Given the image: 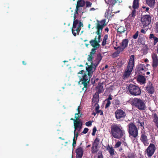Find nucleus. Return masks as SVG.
Wrapping results in <instances>:
<instances>
[{"label": "nucleus", "instance_id": "59", "mask_svg": "<svg viewBox=\"0 0 158 158\" xmlns=\"http://www.w3.org/2000/svg\"><path fill=\"white\" fill-rule=\"evenodd\" d=\"M94 158H99V154H97L94 156Z\"/></svg>", "mask_w": 158, "mask_h": 158}, {"label": "nucleus", "instance_id": "39", "mask_svg": "<svg viewBox=\"0 0 158 158\" xmlns=\"http://www.w3.org/2000/svg\"><path fill=\"white\" fill-rule=\"evenodd\" d=\"M86 4V7H90L92 5V3L89 1H86L85 2Z\"/></svg>", "mask_w": 158, "mask_h": 158}, {"label": "nucleus", "instance_id": "64", "mask_svg": "<svg viewBox=\"0 0 158 158\" xmlns=\"http://www.w3.org/2000/svg\"><path fill=\"white\" fill-rule=\"evenodd\" d=\"M100 69H102V70H103L104 69V67H102V66H101Z\"/></svg>", "mask_w": 158, "mask_h": 158}, {"label": "nucleus", "instance_id": "57", "mask_svg": "<svg viewBox=\"0 0 158 158\" xmlns=\"http://www.w3.org/2000/svg\"><path fill=\"white\" fill-rule=\"evenodd\" d=\"M115 45L114 44L113 46H116V47H118V42H115Z\"/></svg>", "mask_w": 158, "mask_h": 158}, {"label": "nucleus", "instance_id": "24", "mask_svg": "<svg viewBox=\"0 0 158 158\" xmlns=\"http://www.w3.org/2000/svg\"><path fill=\"white\" fill-rule=\"evenodd\" d=\"M155 0H146V3L150 7L153 8Z\"/></svg>", "mask_w": 158, "mask_h": 158}, {"label": "nucleus", "instance_id": "48", "mask_svg": "<svg viewBox=\"0 0 158 158\" xmlns=\"http://www.w3.org/2000/svg\"><path fill=\"white\" fill-rule=\"evenodd\" d=\"M103 90V86L102 85H99V93L102 92Z\"/></svg>", "mask_w": 158, "mask_h": 158}, {"label": "nucleus", "instance_id": "6", "mask_svg": "<svg viewBox=\"0 0 158 158\" xmlns=\"http://www.w3.org/2000/svg\"><path fill=\"white\" fill-rule=\"evenodd\" d=\"M99 90H98L93 96L92 98V108H95V111L94 110L92 114L95 116L96 113H99Z\"/></svg>", "mask_w": 158, "mask_h": 158}, {"label": "nucleus", "instance_id": "21", "mask_svg": "<svg viewBox=\"0 0 158 158\" xmlns=\"http://www.w3.org/2000/svg\"><path fill=\"white\" fill-rule=\"evenodd\" d=\"M118 47L114 46V49L117 50V51L114 52L112 54V56L114 57H116L118 56L120 52H123L121 51L119 48H118Z\"/></svg>", "mask_w": 158, "mask_h": 158}, {"label": "nucleus", "instance_id": "20", "mask_svg": "<svg viewBox=\"0 0 158 158\" xmlns=\"http://www.w3.org/2000/svg\"><path fill=\"white\" fill-rule=\"evenodd\" d=\"M82 7L76 6V8L75 10L74 15H73V19H76V15L81 13L82 11Z\"/></svg>", "mask_w": 158, "mask_h": 158}, {"label": "nucleus", "instance_id": "46", "mask_svg": "<svg viewBox=\"0 0 158 158\" xmlns=\"http://www.w3.org/2000/svg\"><path fill=\"white\" fill-rule=\"evenodd\" d=\"M75 131H75V130H74V137H75V139H76V140H77V138L79 135V132L78 131V132H77V133H75Z\"/></svg>", "mask_w": 158, "mask_h": 158}, {"label": "nucleus", "instance_id": "25", "mask_svg": "<svg viewBox=\"0 0 158 158\" xmlns=\"http://www.w3.org/2000/svg\"><path fill=\"white\" fill-rule=\"evenodd\" d=\"M137 81L141 84L145 83V79L144 77L139 75L137 78Z\"/></svg>", "mask_w": 158, "mask_h": 158}, {"label": "nucleus", "instance_id": "3", "mask_svg": "<svg viewBox=\"0 0 158 158\" xmlns=\"http://www.w3.org/2000/svg\"><path fill=\"white\" fill-rule=\"evenodd\" d=\"M134 64V56L131 55L130 57L127 69L123 76V79L128 78L130 75L133 69Z\"/></svg>", "mask_w": 158, "mask_h": 158}, {"label": "nucleus", "instance_id": "40", "mask_svg": "<svg viewBox=\"0 0 158 158\" xmlns=\"http://www.w3.org/2000/svg\"><path fill=\"white\" fill-rule=\"evenodd\" d=\"M76 140L75 139V137H74L73 139V143L72 144V146L73 148L75 147L76 146Z\"/></svg>", "mask_w": 158, "mask_h": 158}, {"label": "nucleus", "instance_id": "38", "mask_svg": "<svg viewBox=\"0 0 158 158\" xmlns=\"http://www.w3.org/2000/svg\"><path fill=\"white\" fill-rule=\"evenodd\" d=\"M93 58V55H91V54L90 53V55H89V56L87 59L88 61L92 62Z\"/></svg>", "mask_w": 158, "mask_h": 158}, {"label": "nucleus", "instance_id": "30", "mask_svg": "<svg viewBox=\"0 0 158 158\" xmlns=\"http://www.w3.org/2000/svg\"><path fill=\"white\" fill-rule=\"evenodd\" d=\"M118 32L119 34H121L123 33L124 32L126 31V28L123 26H120L117 29Z\"/></svg>", "mask_w": 158, "mask_h": 158}, {"label": "nucleus", "instance_id": "54", "mask_svg": "<svg viewBox=\"0 0 158 158\" xmlns=\"http://www.w3.org/2000/svg\"><path fill=\"white\" fill-rule=\"evenodd\" d=\"M77 115H75V117H76L78 119H79V118L81 117V114H77Z\"/></svg>", "mask_w": 158, "mask_h": 158}, {"label": "nucleus", "instance_id": "51", "mask_svg": "<svg viewBox=\"0 0 158 158\" xmlns=\"http://www.w3.org/2000/svg\"><path fill=\"white\" fill-rule=\"evenodd\" d=\"M149 38L150 39L153 38L154 40H155V39L156 38L154 36V35L153 34H150V36H149Z\"/></svg>", "mask_w": 158, "mask_h": 158}, {"label": "nucleus", "instance_id": "53", "mask_svg": "<svg viewBox=\"0 0 158 158\" xmlns=\"http://www.w3.org/2000/svg\"><path fill=\"white\" fill-rule=\"evenodd\" d=\"M112 99V98L110 96H109L108 98L106 99L105 101H110V100Z\"/></svg>", "mask_w": 158, "mask_h": 158}, {"label": "nucleus", "instance_id": "61", "mask_svg": "<svg viewBox=\"0 0 158 158\" xmlns=\"http://www.w3.org/2000/svg\"><path fill=\"white\" fill-rule=\"evenodd\" d=\"M146 10H145V11H148L149 10V8L148 7H146Z\"/></svg>", "mask_w": 158, "mask_h": 158}, {"label": "nucleus", "instance_id": "43", "mask_svg": "<svg viewBox=\"0 0 158 158\" xmlns=\"http://www.w3.org/2000/svg\"><path fill=\"white\" fill-rule=\"evenodd\" d=\"M121 144V143L120 141H118L117 142L114 146L115 148H117L119 147Z\"/></svg>", "mask_w": 158, "mask_h": 158}, {"label": "nucleus", "instance_id": "31", "mask_svg": "<svg viewBox=\"0 0 158 158\" xmlns=\"http://www.w3.org/2000/svg\"><path fill=\"white\" fill-rule=\"evenodd\" d=\"M98 79L97 78L96 79L93 78L91 80V82L92 84L95 85V84H97L98 85L96 86V88L98 89H99V82H98Z\"/></svg>", "mask_w": 158, "mask_h": 158}, {"label": "nucleus", "instance_id": "19", "mask_svg": "<svg viewBox=\"0 0 158 158\" xmlns=\"http://www.w3.org/2000/svg\"><path fill=\"white\" fill-rule=\"evenodd\" d=\"M146 90L148 93L152 94L154 92V89L151 82H149L146 87Z\"/></svg>", "mask_w": 158, "mask_h": 158}, {"label": "nucleus", "instance_id": "34", "mask_svg": "<svg viewBox=\"0 0 158 158\" xmlns=\"http://www.w3.org/2000/svg\"><path fill=\"white\" fill-rule=\"evenodd\" d=\"M111 11L110 10H108L106 11L105 13V17H107V18H110L113 15H111Z\"/></svg>", "mask_w": 158, "mask_h": 158}, {"label": "nucleus", "instance_id": "7", "mask_svg": "<svg viewBox=\"0 0 158 158\" xmlns=\"http://www.w3.org/2000/svg\"><path fill=\"white\" fill-rule=\"evenodd\" d=\"M128 130L130 137L135 138L138 136V129L133 123H131L128 124Z\"/></svg>", "mask_w": 158, "mask_h": 158}, {"label": "nucleus", "instance_id": "28", "mask_svg": "<svg viewBox=\"0 0 158 158\" xmlns=\"http://www.w3.org/2000/svg\"><path fill=\"white\" fill-rule=\"evenodd\" d=\"M145 69L146 68L145 66L143 64H139L137 68L138 70L140 71L141 73H143Z\"/></svg>", "mask_w": 158, "mask_h": 158}, {"label": "nucleus", "instance_id": "2", "mask_svg": "<svg viewBox=\"0 0 158 158\" xmlns=\"http://www.w3.org/2000/svg\"><path fill=\"white\" fill-rule=\"evenodd\" d=\"M122 129L120 124H113L111 127V132L112 136L118 139L122 138L125 134L124 131Z\"/></svg>", "mask_w": 158, "mask_h": 158}, {"label": "nucleus", "instance_id": "37", "mask_svg": "<svg viewBox=\"0 0 158 158\" xmlns=\"http://www.w3.org/2000/svg\"><path fill=\"white\" fill-rule=\"evenodd\" d=\"M97 48H93L91 50V52H90V54L91 55H94L95 54L96 52V50L97 49Z\"/></svg>", "mask_w": 158, "mask_h": 158}, {"label": "nucleus", "instance_id": "15", "mask_svg": "<svg viewBox=\"0 0 158 158\" xmlns=\"http://www.w3.org/2000/svg\"><path fill=\"white\" fill-rule=\"evenodd\" d=\"M128 43V40L127 39H124L120 43V46H118V48H119L121 51H123L124 49L127 47Z\"/></svg>", "mask_w": 158, "mask_h": 158}, {"label": "nucleus", "instance_id": "35", "mask_svg": "<svg viewBox=\"0 0 158 158\" xmlns=\"http://www.w3.org/2000/svg\"><path fill=\"white\" fill-rule=\"evenodd\" d=\"M108 35L107 34L105 35L104 36V38L102 42V46H104L106 45V40L108 39Z\"/></svg>", "mask_w": 158, "mask_h": 158}, {"label": "nucleus", "instance_id": "52", "mask_svg": "<svg viewBox=\"0 0 158 158\" xmlns=\"http://www.w3.org/2000/svg\"><path fill=\"white\" fill-rule=\"evenodd\" d=\"M82 124H81L80 126L79 127H77V130H78L79 132H80V131L81 130L82 128Z\"/></svg>", "mask_w": 158, "mask_h": 158}, {"label": "nucleus", "instance_id": "50", "mask_svg": "<svg viewBox=\"0 0 158 158\" xmlns=\"http://www.w3.org/2000/svg\"><path fill=\"white\" fill-rule=\"evenodd\" d=\"M128 158H134L135 156L133 154H129L128 157Z\"/></svg>", "mask_w": 158, "mask_h": 158}, {"label": "nucleus", "instance_id": "56", "mask_svg": "<svg viewBox=\"0 0 158 158\" xmlns=\"http://www.w3.org/2000/svg\"><path fill=\"white\" fill-rule=\"evenodd\" d=\"M139 125H139V126H140L141 127H143V125H144V123L143 122H142L140 123L139 122Z\"/></svg>", "mask_w": 158, "mask_h": 158}, {"label": "nucleus", "instance_id": "13", "mask_svg": "<svg viewBox=\"0 0 158 158\" xmlns=\"http://www.w3.org/2000/svg\"><path fill=\"white\" fill-rule=\"evenodd\" d=\"M114 114L118 120H120L121 118H125L126 115V113L121 109L117 110L115 111Z\"/></svg>", "mask_w": 158, "mask_h": 158}, {"label": "nucleus", "instance_id": "60", "mask_svg": "<svg viewBox=\"0 0 158 158\" xmlns=\"http://www.w3.org/2000/svg\"><path fill=\"white\" fill-rule=\"evenodd\" d=\"M99 114L101 115H102L103 114V112L102 110H99Z\"/></svg>", "mask_w": 158, "mask_h": 158}, {"label": "nucleus", "instance_id": "16", "mask_svg": "<svg viewBox=\"0 0 158 158\" xmlns=\"http://www.w3.org/2000/svg\"><path fill=\"white\" fill-rule=\"evenodd\" d=\"M152 58L153 60L152 66L154 68L156 67L158 65V57L156 54H152Z\"/></svg>", "mask_w": 158, "mask_h": 158}, {"label": "nucleus", "instance_id": "14", "mask_svg": "<svg viewBox=\"0 0 158 158\" xmlns=\"http://www.w3.org/2000/svg\"><path fill=\"white\" fill-rule=\"evenodd\" d=\"M151 20V17L149 15H146L142 17L141 21L143 27H145L149 25Z\"/></svg>", "mask_w": 158, "mask_h": 158}, {"label": "nucleus", "instance_id": "12", "mask_svg": "<svg viewBox=\"0 0 158 158\" xmlns=\"http://www.w3.org/2000/svg\"><path fill=\"white\" fill-rule=\"evenodd\" d=\"M99 151V139L97 137L93 143L91 148V152L93 154L97 153Z\"/></svg>", "mask_w": 158, "mask_h": 158}, {"label": "nucleus", "instance_id": "45", "mask_svg": "<svg viewBox=\"0 0 158 158\" xmlns=\"http://www.w3.org/2000/svg\"><path fill=\"white\" fill-rule=\"evenodd\" d=\"M92 121H90L86 122L85 124L87 126H90L92 125Z\"/></svg>", "mask_w": 158, "mask_h": 158}, {"label": "nucleus", "instance_id": "58", "mask_svg": "<svg viewBox=\"0 0 158 158\" xmlns=\"http://www.w3.org/2000/svg\"><path fill=\"white\" fill-rule=\"evenodd\" d=\"M109 31V28L108 27H106L105 29V31H106L107 32H108Z\"/></svg>", "mask_w": 158, "mask_h": 158}, {"label": "nucleus", "instance_id": "4", "mask_svg": "<svg viewBox=\"0 0 158 158\" xmlns=\"http://www.w3.org/2000/svg\"><path fill=\"white\" fill-rule=\"evenodd\" d=\"M131 104L139 110H144L146 108L144 101L139 98H135L130 100Z\"/></svg>", "mask_w": 158, "mask_h": 158}, {"label": "nucleus", "instance_id": "17", "mask_svg": "<svg viewBox=\"0 0 158 158\" xmlns=\"http://www.w3.org/2000/svg\"><path fill=\"white\" fill-rule=\"evenodd\" d=\"M76 158H81L83 154V148L81 147L77 148L76 150Z\"/></svg>", "mask_w": 158, "mask_h": 158}, {"label": "nucleus", "instance_id": "18", "mask_svg": "<svg viewBox=\"0 0 158 158\" xmlns=\"http://www.w3.org/2000/svg\"><path fill=\"white\" fill-rule=\"evenodd\" d=\"M75 122L74 123V126L75 131L77 130V127H79L80 125L82 124V121L80 119H78L77 118L75 117Z\"/></svg>", "mask_w": 158, "mask_h": 158}, {"label": "nucleus", "instance_id": "10", "mask_svg": "<svg viewBox=\"0 0 158 158\" xmlns=\"http://www.w3.org/2000/svg\"><path fill=\"white\" fill-rule=\"evenodd\" d=\"M148 135L144 131H141L140 139L145 146H148L149 144V140L148 138Z\"/></svg>", "mask_w": 158, "mask_h": 158}, {"label": "nucleus", "instance_id": "36", "mask_svg": "<svg viewBox=\"0 0 158 158\" xmlns=\"http://www.w3.org/2000/svg\"><path fill=\"white\" fill-rule=\"evenodd\" d=\"M148 49V48L146 46H145L143 47L142 51L144 54H146L147 53Z\"/></svg>", "mask_w": 158, "mask_h": 158}, {"label": "nucleus", "instance_id": "26", "mask_svg": "<svg viewBox=\"0 0 158 158\" xmlns=\"http://www.w3.org/2000/svg\"><path fill=\"white\" fill-rule=\"evenodd\" d=\"M136 9H133L132 10L131 13V14H130L129 17L131 18V19H133L135 17L137 14V11L136 10Z\"/></svg>", "mask_w": 158, "mask_h": 158}, {"label": "nucleus", "instance_id": "62", "mask_svg": "<svg viewBox=\"0 0 158 158\" xmlns=\"http://www.w3.org/2000/svg\"><path fill=\"white\" fill-rule=\"evenodd\" d=\"M22 63H23V65H26V63L25 62V61H23V62H22Z\"/></svg>", "mask_w": 158, "mask_h": 158}, {"label": "nucleus", "instance_id": "49", "mask_svg": "<svg viewBox=\"0 0 158 158\" xmlns=\"http://www.w3.org/2000/svg\"><path fill=\"white\" fill-rule=\"evenodd\" d=\"M77 110L78 111V113L75 114V115H77V114H80V107L79 106H78V108H77Z\"/></svg>", "mask_w": 158, "mask_h": 158}, {"label": "nucleus", "instance_id": "5", "mask_svg": "<svg viewBox=\"0 0 158 158\" xmlns=\"http://www.w3.org/2000/svg\"><path fill=\"white\" fill-rule=\"evenodd\" d=\"M83 26V24L81 21H79L77 19H73L72 32L74 36H76L77 35H79L81 27Z\"/></svg>", "mask_w": 158, "mask_h": 158}, {"label": "nucleus", "instance_id": "23", "mask_svg": "<svg viewBox=\"0 0 158 158\" xmlns=\"http://www.w3.org/2000/svg\"><path fill=\"white\" fill-rule=\"evenodd\" d=\"M107 25L106 20L104 19L99 22V31L102 30L103 27Z\"/></svg>", "mask_w": 158, "mask_h": 158}, {"label": "nucleus", "instance_id": "27", "mask_svg": "<svg viewBox=\"0 0 158 158\" xmlns=\"http://www.w3.org/2000/svg\"><path fill=\"white\" fill-rule=\"evenodd\" d=\"M85 4V2L83 0H78L77 1L76 6L79 7H83Z\"/></svg>", "mask_w": 158, "mask_h": 158}, {"label": "nucleus", "instance_id": "42", "mask_svg": "<svg viewBox=\"0 0 158 158\" xmlns=\"http://www.w3.org/2000/svg\"><path fill=\"white\" fill-rule=\"evenodd\" d=\"M97 131V128L95 127H94L93 129V132L92 133V135L93 136H94L96 133V132Z\"/></svg>", "mask_w": 158, "mask_h": 158}, {"label": "nucleus", "instance_id": "22", "mask_svg": "<svg viewBox=\"0 0 158 158\" xmlns=\"http://www.w3.org/2000/svg\"><path fill=\"white\" fill-rule=\"evenodd\" d=\"M139 0H134L132 7L133 9H138L139 8Z\"/></svg>", "mask_w": 158, "mask_h": 158}, {"label": "nucleus", "instance_id": "8", "mask_svg": "<svg viewBox=\"0 0 158 158\" xmlns=\"http://www.w3.org/2000/svg\"><path fill=\"white\" fill-rule=\"evenodd\" d=\"M128 92L133 96L139 95L141 92L139 87L132 84H130L128 87Z\"/></svg>", "mask_w": 158, "mask_h": 158}, {"label": "nucleus", "instance_id": "47", "mask_svg": "<svg viewBox=\"0 0 158 158\" xmlns=\"http://www.w3.org/2000/svg\"><path fill=\"white\" fill-rule=\"evenodd\" d=\"M89 129L87 128H85L84 129L82 133L84 134H86L88 131Z\"/></svg>", "mask_w": 158, "mask_h": 158}, {"label": "nucleus", "instance_id": "29", "mask_svg": "<svg viewBox=\"0 0 158 158\" xmlns=\"http://www.w3.org/2000/svg\"><path fill=\"white\" fill-rule=\"evenodd\" d=\"M106 2L108 4H110L112 6L115 5L116 3H117V1L118 0H105Z\"/></svg>", "mask_w": 158, "mask_h": 158}, {"label": "nucleus", "instance_id": "9", "mask_svg": "<svg viewBox=\"0 0 158 158\" xmlns=\"http://www.w3.org/2000/svg\"><path fill=\"white\" fill-rule=\"evenodd\" d=\"M96 26L97 29L96 33L98 36H96L94 39L91 40L89 42L91 46L93 48L99 47V21L98 20H97Z\"/></svg>", "mask_w": 158, "mask_h": 158}, {"label": "nucleus", "instance_id": "1", "mask_svg": "<svg viewBox=\"0 0 158 158\" xmlns=\"http://www.w3.org/2000/svg\"><path fill=\"white\" fill-rule=\"evenodd\" d=\"M91 64L90 65H88V63H86V64L87 65L88 67L86 68V72L83 70H82L77 73L78 76L80 79L79 82H81L82 85H83L84 88H87V85L90 80V78L92 75V70L93 68H94L95 69V68L99 64V61L97 62L96 64H94L91 62Z\"/></svg>", "mask_w": 158, "mask_h": 158}, {"label": "nucleus", "instance_id": "33", "mask_svg": "<svg viewBox=\"0 0 158 158\" xmlns=\"http://www.w3.org/2000/svg\"><path fill=\"white\" fill-rule=\"evenodd\" d=\"M154 118L153 119L154 122L156 124V125L157 128H158V117L157 116L156 114V113L154 114Z\"/></svg>", "mask_w": 158, "mask_h": 158}, {"label": "nucleus", "instance_id": "32", "mask_svg": "<svg viewBox=\"0 0 158 158\" xmlns=\"http://www.w3.org/2000/svg\"><path fill=\"white\" fill-rule=\"evenodd\" d=\"M107 149L108 151L110 154L111 156H113L114 155V149L112 147H110L109 146L107 148Z\"/></svg>", "mask_w": 158, "mask_h": 158}, {"label": "nucleus", "instance_id": "11", "mask_svg": "<svg viewBox=\"0 0 158 158\" xmlns=\"http://www.w3.org/2000/svg\"><path fill=\"white\" fill-rule=\"evenodd\" d=\"M156 149V148L154 144L150 143L146 150V153L148 156L150 158L154 154Z\"/></svg>", "mask_w": 158, "mask_h": 158}, {"label": "nucleus", "instance_id": "44", "mask_svg": "<svg viewBox=\"0 0 158 158\" xmlns=\"http://www.w3.org/2000/svg\"><path fill=\"white\" fill-rule=\"evenodd\" d=\"M105 102H107L105 106V108H106L110 106L111 104V102L110 101H105Z\"/></svg>", "mask_w": 158, "mask_h": 158}, {"label": "nucleus", "instance_id": "55", "mask_svg": "<svg viewBox=\"0 0 158 158\" xmlns=\"http://www.w3.org/2000/svg\"><path fill=\"white\" fill-rule=\"evenodd\" d=\"M146 31L147 30H146L145 29L144 30L143 29H142L141 30V32L142 33L144 34L145 33Z\"/></svg>", "mask_w": 158, "mask_h": 158}, {"label": "nucleus", "instance_id": "63", "mask_svg": "<svg viewBox=\"0 0 158 158\" xmlns=\"http://www.w3.org/2000/svg\"><path fill=\"white\" fill-rule=\"evenodd\" d=\"M71 120H73V122H74V123L75 122V119H73V118H70V119Z\"/></svg>", "mask_w": 158, "mask_h": 158}, {"label": "nucleus", "instance_id": "41", "mask_svg": "<svg viewBox=\"0 0 158 158\" xmlns=\"http://www.w3.org/2000/svg\"><path fill=\"white\" fill-rule=\"evenodd\" d=\"M139 33V31H137L135 34L133 35V38L135 39H137L138 37Z\"/></svg>", "mask_w": 158, "mask_h": 158}]
</instances>
